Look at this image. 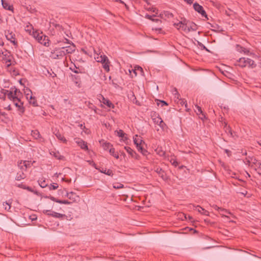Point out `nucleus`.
<instances>
[{"mask_svg":"<svg viewBox=\"0 0 261 261\" xmlns=\"http://www.w3.org/2000/svg\"><path fill=\"white\" fill-rule=\"evenodd\" d=\"M6 109H7L8 110H11V106L10 105L8 106L7 108H5Z\"/></svg>","mask_w":261,"mask_h":261,"instance_id":"obj_63","label":"nucleus"},{"mask_svg":"<svg viewBox=\"0 0 261 261\" xmlns=\"http://www.w3.org/2000/svg\"><path fill=\"white\" fill-rule=\"evenodd\" d=\"M238 64H236V65H238L242 68L248 67L249 68H254L256 67L253 60L249 58H241L237 61Z\"/></svg>","mask_w":261,"mask_h":261,"instance_id":"obj_1","label":"nucleus"},{"mask_svg":"<svg viewBox=\"0 0 261 261\" xmlns=\"http://www.w3.org/2000/svg\"><path fill=\"white\" fill-rule=\"evenodd\" d=\"M82 51L85 54H88L87 51L84 49H82Z\"/></svg>","mask_w":261,"mask_h":261,"instance_id":"obj_64","label":"nucleus"},{"mask_svg":"<svg viewBox=\"0 0 261 261\" xmlns=\"http://www.w3.org/2000/svg\"><path fill=\"white\" fill-rule=\"evenodd\" d=\"M6 63H9L8 65H7V67H9L10 66H11V60L10 59H6Z\"/></svg>","mask_w":261,"mask_h":261,"instance_id":"obj_53","label":"nucleus"},{"mask_svg":"<svg viewBox=\"0 0 261 261\" xmlns=\"http://www.w3.org/2000/svg\"><path fill=\"white\" fill-rule=\"evenodd\" d=\"M56 137L63 142L66 143L67 140L65 137L58 130L54 133Z\"/></svg>","mask_w":261,"mask_h":261,"instance_id":"obj_17","label":"nucleus"},{"mask_svg":"<svg viewBox=\"0 0 261 261\" xmlns=\"http://www.w3.org/2000/svg\"><path fill=\"white\" fill-rule=\"evenodd\" d=\"M172 164L174 166H177L178 165V163L176 161L174 160L172 163Z\"/></svg>","mask_w":261,"mask_h":261,"instance_id":"obj_55","label":"nucleus"},{"mask_svg":"<svg viewBox=\"0 0 261 261\" xmlns=\"http://www.w3.org/2000/svg\"><path fill=\"white\" fill-rule=\"evenodd\" d=\"M18 167L20 168V171H22L23 172V170H25L24 167L23 166V163H22V161L20 162V163L18 164Z\"/></svg>","mask_w":261,"mask_h":261,"instance_id":"obj_43","label":"nucleus"},{"mask_svg":"<svg viewBox=\"0 0 261 261\" xmlns=\"http://www.w3.org/2000/svg\"><path fill=\"white\" fill-rule=\"evenodd\" d=\"M194 0H184L185 2H186L188 4H191L193 3Z\"/></svg>","mask_w":261,"mask_h":261,"instance_id":"obj_58","label":"nucleus"},{"mask_svg":"<svg viewBox=\"0 0 261 261\" xmlns=\"http://www.w3.org/2000/svg\"><path fill=\"white\" fill-rule=\"evenodd\" d=\"M159 120L160 121L159 125L160 126V127H163L164 125H165V124L164 123V122H163L161 118H159Z\"/></svg>","mask_w":261,"mask_h":261,"instance_id":"obj_46","label":"nucleus"},{"mask_svg":"<svg viewBox=\"0 0 261 261\" xmlns=\"http://www.w3.org/2000/svg\"><path fill=\"white\" fill-rule=\"evenodd\" d=\"M6 204H7L8 206L5 207V210L9 211L11 208L10 203L6 202Z\"/></svg>","mask_w":261,"mask_h":261,"instance_id":"obj_51","label":"nucleus"},{"mask_svg":"<svg viewBox=\"0 0 261 261\" xmlns=\"http://www.w3.org/2000/svg\"><path fill=\"white\" fill-rule=\"evenodd\" d=\"M175 91L176 92V93H175V97L178 98L179 96V93H178L176 89H175Z\"/></svg>","mask_w":261,"mask_h":261,"instance_id":"obj_57","label":"nucleus"},{"mask_svg":"<svg viewBox=\"0 0 261 261\" xmlns=\"http://www.w3.org/2000/svg\"><path fill=\"white\" fill-rule=\"evenodd\" d=\"M0 98L3 99L4 100H5L6 99V96L5 95H0Z\"/></svg>","mask_w":261,"mask_h":261,"instance_id":"obj_61","label":"nucleus"},{"mask_svg":"<svg viewBox=\"0 0 261 261\" xmlns=\"http://www.w3.org/2000/svg\"><path fill=\"white\" fill-rule=\"evenodd\" d=\"M109 152L112 155H113L116 159H118L119 158L118 154L115 152L114 148H113V147L110 148V149H109Z\"/></svg>","mask_w":261,"mask_h":261,"instance_id":"obj_28","label":"nucleus"},{"mask_svg":"<svg viewBox=\"0 0 261 261\" xmlns=\"http://www.w3.org/2000/svg\"><path fill=\"white\" fill-rule=\"evenodd\" d=\"M116 133L117 134V136L121 138L123 141H125L128 139L127 137H126V134L124 133L122 130L120 129L119 130H117Z\"/></svg>","mask_w":261,"mask_h":261,"instance_id":"obj_16","label":"nucleus"},{"mask_svg":"<svg viewBox=\"0 0 261 261\" xmlns=\"http://www.w3.org/2000/svg\"><path fill=\"white\" fill-rule=\"evenodd\" d=\"M197 30V25L193 22L189 23V27L187 29V32H189L191 31H194Z\"/></svg>","mask_w":261,"mask_h":261,"instance_id":"obj_22","label":"nucleus"},{"mask_svg":"<svg viewBox=\"0 0 261 261\" xmlns=\"http://www.w3.org/2000/svg\"><path fill=\"white\" fill-rule=\"evenodd\" d=\"M147 9L148 10L151 11L153 12H156L158 11L157 9L155 8H153V7L147 8Z\"/></svg>","mask_w":261,"mask_h":261,"instance_id":"obj_49","label":"nucleus"},{"mask_svg":"<svg viewBox=\"0 0 261 261\" xmlns=\"http://www.w3.org/2000/svg\"><path fill=\"white\" fill-rule=\"evenodd\" d=\"M58 188V185L57 183H53V184H50L48 186V188L50 190H56Z\"/></svg>","mask_w":261,"mask_h":261,"instance_id":"obj_33","label":"nucleus"},{"mask_svg":"<svg viewBox=\"0 0 261 261\" xmlns=\"http://www.w3.org/2000/svg\"><path fill=\"white\" fill-rule=\"evenodd\" d=\"M99 171L100 172L105 173L108 175L112 176L113 175V171L110 169L107 170L105 169L103 170V169H102V170H99Z\"/></svg>","mask_w":261,"mask_h":261,"instance_id":"obj_27","label":"nucleus"},{"mask_svg":"<svg viewBox=\"0 0 261 261\" xmlns=\"http://www.w3.org/2000/svg\"><path fill=\"white\" fill-rule=\"evenodd\" d=\"M103 148L105 150H109L110 148L113 147V145L109 142H105L102 145Z\"/></svg>","mask_w":261,"mask_h":261,"instance_id":"obj_29","label":"nucleus"},{"mask_svg":"<svg viewBox=\"0 0 261 261\" xmlns=\"http://www.w3.org/2000/svg\"><path fill=\"white\" fill-rule=\"evenodd\" d=\"M174 25H179V28H181L182 31L187 32L189 23L186 20H184L183 21H179L178 23H174Z\"/></svg>","mask_w":261,"mask_h":261,"instance_id":"obj_8","label":"nucleus"},{"mask_svg":"<svg viewBox=\"0 0 261 261\" xmlns=\"http://www.w3.org/2000/svg\"><path fill=\"white\" fill-rule=\"evenodd\" d=\"M5 35L7 39L10 41L14 45L17 46L18 43L16 41L15 35L12 32L10 31H5Z\"/></svg>","mask_w":261,"mask_h":261,"instance_id":"obj_4","label":"nucleus"},{"mask_svg":"<svg viewBox=\"0 0 261 261\" xmlns=\"http://www.w3.org/2000/svg\"><path fill=\"white\" fill-rule=\"evenodd\" d=\"M193 8L194 10L197 12H198L199 14H200L202 17H204L208 19L207 14L205 10L203 9V7L201 5H199L197 3H195L193 5Z\"/></svg>","mask_w":261,"mask_h":261,"instance_id":"obj_5","label":"nucleus"},{"mask_svg":"<svg viewBox=\"0 0 261 261\" xmlns=\"http://www.w3.org/2000/svg\"><path fill=\"white\" fill-rule=\"evenodd\" d=\"M30 163L29 161H23V166L24 167L25 169H27L28 167H30Z\"/></svg>","mask_w":261,"mask_h":261,"instance_id":"obj_39","label":"nucleus"},{"mask_svg":"<svg viewBox=\"0 0 261 261\" xmlns=\"http://www.w3.org/2000/svg\"><path fill=\"white\" fill-rule=\"evenodd\" d=\"M102 102L103 104L107 106L109 108H113V104L108 99H106L103 97H102Z\"/></svg>","mask_w":261,"mask_h":261,"instance_id":"obj_24","label":"nucleus"},{"mask_svg":"<svg viewBox=\"0 0 261 261\" xmlns=\"http://www.w3.org/2000/svg\"><path fill=\"white\" fill-rule=\"evenodd\" d=\"M64 47V52L65 55L70 54L73 53L75 50V46L72 43V46H69Z\"/></svg>","mask_w":261,"mask_h":261,"instance_id":"obj_11","label":"nucleus"},{"mask_svg":"<svg viewBox=\"0 0 261 261\" xmlns=\"http://www.w3.org/2000/svg\"><path fill=\"white\" fill-rule=\"evenodd\" d=\"M95 58L97 59V62L101 63L107 62L108 61V57L105 55H100V56H99V55H97V57H95Z\"/></svg>","mask_w":261,"mask_h":261,"instance_id":"obj_19","label":"nucleus"},{"mask_svg":"<svg viewBox=\"0 0 261 261\" xmlns=\"http://www.w3.org/2000/svg\"><path fill=\"white\" fill-rule=\"evenodd\" d=\"M9 91H10L8 90L2 89L1 92L2 94H3V95H5L6 96V95H8V93H9Z\"/></svg>","mask_w":261,"mask_h":261,"instance_id":"obj_44","label":"nucleus"},{"mask_svg":"<svg viewBox=\"0 0 261 261\" xmlns=\"http://www.w3.org/2000/svg\"><path fill=\"white\" fill-rule=\"evenodd\" d=\"M65 56L64 47H62L56 48L53 51H51L50 57L54 59H61Z\"/></svg>","mask_w":261,"mask_h":261,"instance_id":"obj_3","label":"nucleus"},{"mask_svg":"<svg viewBox=\"0 0 261 261\" xmlns=\"http://www.w3.org/2000/svg\"><path fill=\"white\" fill-rule=\"evenodd\" d=\"M79 126L80 127L81 129H84L85 128V126H84V124H80L79 125Z\"/></svg>","mask_w":261,"mask_h":261,"instance_id":"obj_60","label":"nucleus"},{"mask_svg":"<svg viewBox=\"0 0 261 261\" xmlns=\"http://www.w3.org/2000/svg\"><path fill=\"white\" fill-rule=\"evenodd\" d=\"M49 198L50 200H51L52 201H54L56 202H57L58 201H60L59 199H58L53 196H50Z\"/></svg>","mask_w":261,"mask_h":261,"instance_id":"obj_50","label":"nucleus"},{"mask_svg":"<svg viewBox=\"0 0 261 261\" xmlns=\"http://www.w3.org/2000/svg\"><path fill=\"white\" fill-rule=\"evenodd\" d=\"M163 15H165V17H166L168 18H170L173 17V15L172 13L170 12L169 11H166L164 12V14H161L160 15L162 17H163Z\"/></svg>","mask_w":261,"mask_h":261,"instance_id":"obj_30","label":"nucleus"},{"mask_svg":"<svg viewBox=\"0 0 261 261\" xmlns=\"http://www.w3.org/2000/svg\"><path fill=\"white\" fill-rule=\"evenodd\" d=\"M27 189L29 191H32L31 188H30L29 187H27L26 186V189Z\"/></svg>","mask_w":261,"mask_h":261,"instance_id":"obj_62","label":"nucleus"},{"mask_svg":"<svg viewBox=\"0 0 261 261\" xmlns=\"http://www.w3.org/2000/svg\"><path fill=\"white\" fill-rule=\"evenodd\" d=\"M154 16L155 15L151 16V15H150L148 14H146L145 16V18H146L148 19L151 20L152 21H154V22L160 21V20L159 19H153L152 17H153V16Z\"/></svg>","mask_w":261,"mask_h":261,"instance_id":"obj_32","label":"nucleus"},{"mask_svg":"<svg viewBox=\"0 0 261 261\" xmlns=\"http://www.w3.org/2000/svg\"><path fill=\"white\" fill-rule=\"evenodd\" d=\"M29 94H26L27 98L30 99L29 102L30 104L32 105L34 107H36L38 106L37 100H36L35 97H33L32 95L29 96Z\"/></svg>","mask_w":261,"mask_h":261,"instance_id":"obj_15","label":"nucleus"},{"mask_svg":"<svg viewBox=\"0 0 261 261\" xmlns=\"http://www.w3.org/2000/svg\"><path fill=\"white\" fill-rule=\"evenodd\" d=\"M193 206L195 208V210L197 211L200 214L205 215V216H208L209 215V212L207 211L206 210H204L203 208L201 207L199 205H196Z\"/></svg>","mask_w":261,"mask_h":261,"instance_id":"obj_12","label":"nucleus"},{"mask_svg":"<svg viewBox=\"0 0 261 261\" xmlns=\"http://www.w3.org/2000/svg\"><path fill=\"white\" fill-rule=\"evenodd\" d=\"M220 212V214L222 216H225V214L224 213H228V214H229V212H228L227 211L226 212V211H219Z\"/></svg>","mask_w":261,"mask_h":261,"instance_id":"obj_54","label":"nucleus"},{"mask_svg":"<svg viewBox=\"0 0 261 261\" xmlns=\"http://www.w3.org/2000/svg\"><path fill=\"white\" fill-rule=\"evenodd\" d=\"M66 196L71 200L70 202H72V203L73 202L76 201L79 198V197L77 195H76L75 193L72 192L70 193H67Z\"/></svg>","mask_w":261,"mask_h":261,"instance_id":"obj_9","label":"nucleus"},{"mask_svg":"<svg viewBox=\"0 0 261 261\" xmlns=\"http://www.w3.org/2000/svg\"><path fill=\"white\" fill-rule=\"evenodd\" d=\"M14 105L18 108V110L21 113L23 114L24 112V108L23 107V103L20 100L17 102H14Z\"/></svg>","mask_w":261,"mask_h":261,"instance_id":"obj_13","label":"nucleus"},{"mask_svg":"<svg viewBox=\"0 0 261 261\" xmlns=\"http://www.w3.org/2000/svg\"><path fill=\"white\" fill-rule=\"evenodd\" d=\"M18 187H20V188H22L23 189H26V186L25 185H22V184L18 185Z\"/></svg>","mask_w":261,"mask_h":261,"instance_id":"obj_56","label":"nucleus"},{"mask_svg":"<svg viewBox=\"0 0 261 261\" xmlns=\"http://www.w3.org/2000/svg\"><path fill=\"white\" fill-rule=\"evenodd\" d=\"M57 203H59L60 204H70L72 203V202H70V201H69L68 200H60V201H57Z\"/></svg>","mask_w":261,"mask_h":261,"instance_id":"obj_35","label":"nucleus"},{"mask_svg":"<svg viewBox=\"0 0 261 261\" xmlns=\"http://www.w3.org/2000/svg\"><path fill=\"white\" fill-rule=\"evenodd\" d=\"M13 89H14L13 91V93L15 96L14 98L17 99V101H20V97L21 95V93L20 91L17 88H16L15 87L13 88Z\"/></svg>","mask_w":261,"mask_h":261,"instance_id":"obj_18","label":"nucleus"},{"mask_svg":"<svg viewBox=\"0 0 261 261\" xmlns=\"http://www.w3.org/2000/svg\"><path fill=\"white\" fill-rule=\"evenodd\" d=\"M2 4L4 8L9 10H13V6L10 5L5 0H2Z\"/></svg>","mask_w":261,"mask_h":261,"instance_id":"obj_21","label":"nucleus"},{"mask_svg":"<svg viewBox=\"0 0 261 261\" xmlns=\"http://www.w3.org/2000/svg\"><path fill=\"white\" fill-rule=\"evenodd\" d=\"M53 26L55 27V28L56 29H57L58 30H61L62 29V27L60 24H59L53 23Z\"/></svg>","mask_w":261,"mask_h":261,"instance_id":"obj_40","label":"nucleus"},{"mask_svg":"<svg viewBox=\"0 0 261 261\" xmlns=\"http://www.w3.org/2000/svg\"><path fill=\"white\" fill-rule=\"evenodd\" d=\"M236 49L239 52H240V53H242L243 51V50H244V47L241 46V45H239V44H237L236 45Z\"/></svg>","mask_w":261,"mask_h":261,"instance_id":"obj_37","label":"nucleus"},{"mask_svg":"<svg viewBox=\"0 0 261 261\" xmlns=\"http://www.w3.org/2000/svg\"><path fill=\"white\" fill-rule=\"evenodd\" d=\"M32 35L33 37L41 44L44 46H47L49 45L48 39L47 37L43 35L42 33H39L37 31H35L33 29Z\"/></svg>","mask_w":261,"mask_h":261,"instance_id":"obj_2","label":"nucleus"},{"mask_svg":"<svg viewBox=\"0 0 261 261\" xmlns=\"http://www.w3.org/2000/svg\"><path fill=\"white\" fill-rule=\"evenodd\" d=\"M135 137H136L135 138L134 137V144L137 146V145H138V144H140V143L138 142V140L136 138V137H138V135H136Z\"/></svg>","mask_w":261,"mask_h":261,"instance_id":"obj_45","label":"nucleus"},{"mask_svg":"<svg viewBox=\"0 0 261 261\" xmlns=\"http://www.w3.org/2000/svg\"><path fill=\"white\" fill-rule=\"evenodd\" d=\"M195 107L197 109V110H195V112L197 113V114H203L201 108L197 105H196Z\"/></svg>","mask_w":261,"mask_h":261,"instance_id":"obj_38","label":"nucleus"},{"mask_svg":"<svg viewBox=\"0 0 261 261\" xmlns=\"http://www.w3.org/2000/svg\"><path fill=\"white\" fill-rule=\"evenodd\" d=\"M102 64V67L103 69L107 72L109 71V64L110 63L109 60L108 61L101 63Z\"/></svg>","mask_w":261,"mask_h":261,"instance_id":"obj_25","label":"nucleus"},{"mask_svg":"<svg viewBox=\"0 0 261 261\" xmlns=\"http://www.w3.org/2000/svg\"><path fill=\"white\" fill-rule=\"evenodd\" d=\"M154 171L164 181H166L168 179L166 173L161 168L159 167H155L154 168Z\"/></svg>","mask_w":261,"mask_h":261,"instance_id":"obj_6","label":"nucleus"},{"mask_svg":"<svg viewBox=\"0 0 261 261\" xmlns=\"http://www.w3.org/2000/svg\"><path fill=\"white\" fill-rule=\"evenodd\" d=\"M11 90H12L10 91L9 92V93H8L7 96L9 99H10L11 100H12L13 102H15V101H17V99L14 98V96H15V95H14V93H13V88H11Z\"/></svg>","mask_w":261,"mask_h":261,"instance_id":"obj_23","label":"nucleus"},{"mask_svg":"<svg viewBox=\"0 0 261 261\" xmlns=\"http://www.w3.org/2000/svg\"><path fill=\"white\" fill-rule=\"evenodd\" d=\"M76 69H72L71 68H70V69L74 73H81V71H80L79 70H77V68L75 66Z\"/></svg>","mask_w":261,"mask_h":261,"instance_id":"obj_48","label":"nucleus"},{"mask_svg":"<svg viewBox=\"0 0 261 261\" xmlns=\"http://www.w3.org/2000/svg\"><path fill=\"white\" fill-rule=\"evenodd\" d=\"M123 185L120 183H116L113 185L114 188L116 189H119L123 188Z\"/></svg>","mask_w":261,"mask_h":261,"instance_id":"obj_34","label":"nucleus"},{"mask_svg":"<svg viewBox=\"0 0 261 261\" xmlns=\"http://www.w3.org/2000/svg\"><path fill=\"white\" fill-rule=\"evenodd\" d=\"M159 101L162 104V107H163L164 106H168V104L167 102L164 100H159Z\"/></svg>","mask_w":261,"mask_h":261,"instance_id":"obj_47","label":"nucleus"},{"mask_svg":"<svg viewBox=\"0 0 261 261\" xmlns=\"http://www.w3.org/2000/svg\"><path fill=\"white\" fill-rule=\"evenodd\" d=\"M31 135L35 139H38L40 136L39 132L37 130H32Z\"/></svg>","mask_w":261,"mask_h":261,"instance_id":"obj_31","label":"nucleus"},{"mask_svg":"<svg viewBox=\"0 0 261 261\" xmlns=\"http://www.w3.org/2000/svg\"><path fill=\"white\" fill-rule=\"evenodd\" d=\"M143 142L142 140H140V144L136 146V147L139 151H141L143 149V147L141 146V143Z\"/></svg>","mask_w":261,"mask_h":261,"instance_id":"obj_41","label":"nucleus"},{"mask_svg":"<svg viewBox=\"0 0 261 261\" xmlns=\"http://www.w3.org/2000/svg\"><path fill=\"white\" fill-rule=\"evenodd\" d=\"M198 45L200 47L201 49H204L206 51L210 52V50L200 42L198 41Z\"/></svg>","mask_w":261,"mask_h":261,"instance_id":"obj_36","label":"nucleus"},{"mask_svg":"<svg viewBox=\"0 0 261 261\" xmlns=\"http://www.w3.org/2000/svg\"><path fill=\"white\" fill-rule=\"evenodd\" d=\"M75 142L78 144L81 148L84 150H88V146L87 143L80 138L77 139Z\"/></svg>","mask_w":261,"mask_h":261,"instance_id":"obj_10","label":"nucleus"},{"mask_svg":"<svg viewBox=\"0 0 261 261\" xmlns=\"http://www.w3.org/2000/svg\"><path fill=\"white\" fill-rule=\"evenodd\" d=\"M124 149L133 158L137 159L138 155L130 147L128 146H125Z\"/></svg>","mask_w":261,"mask_h":261,"instance_id":"obj_14","label":"nucleus"},{"mask_svg":"<svg viewBox=\"0 0 261 261\" xmlns=\"http://www.w3.org/2000/svg\"><path fill=\"white\" fill-rule=\"evenodd\" d=\"M140 152H141L142 153V154H143V155H146V153H147V151L146 149H145L144 148H143V149H142V150H141Z\"/></svg>","mask_w":261,"mask_h":261,"instance_id":"obj_52","label":"nucleus"},{"mask_svg":"<svg viewBox=\"0 0 261 261\" xmlns=\"http://www.w3.org/2000/svg\"><path fill=\"white\" fill-rule=\"evenodd\" d=\"M213 207L216 210H218L219 211H226V210H225L224 208H221V207H218L217 205H214L213 206Z\"/></svg>","mask_w":261,"mask_h":261,"instance_id":"obj_42","label":"nucleus"},{"mask_svg":"<svg viewBox=\"0 0 261 261\" xmlns=\"http://www.w3.org/2000/svg\"><path fill=\"white\" fill-rule=\"evenodd\" d=\"M43 213L46 214L47 215L51 216L53 217L57 218H61L62 217H66L65 215L64 214H61L55 212H51L50 210H44L43 211Z\"/></svg>","mask_w":261,"mask_h":261,"instance_id":"obj_7","label":"nucleus"},{"mask_svg":"<svg viewBox=\"0 0 261 261\" xmlns=\"http://www.w3.org/2000/svg\"><path fill=\"white\" fill-rule=\"evenodd\" d=\"M38 183L41 188H45L47 186V184L46 183L45 180L43 178L38 180Z\"/></svg>","mask_w":261,"mask_h":261,"instance_id":"obj_26","label":"nucleus"},{"mask_svg":"<svg viewBox=\"0 0 261 261\" xmlns=\"http://www.w3.org/2000/svg\"><path fill=\"white\" fill-rule=\"evenodd\" d=\"M244 50H243L242 52H243L244 54H248L249 53V51L248 50H247V49L244 48Z\"/></svg>","mask_w":261,"mask_h":261,"instance_id":"obj_59","label":"nucleus"},{"mask_svg":"<svg viewBox=\"0 0 261 261\" xmlns=\"http://www.w3.org/2000/svg\"><path fill=\"white\" fill-rule=\"evenodd\" d=\"M26 177L25 174L22 171H20L17 173L15 176V179L17 180H20L21 179L25 178Z\"/></svg>","mask_w":261,"mask_h":261,"instance_id":"obj_20","label":"nucleus"}]
</instances>
